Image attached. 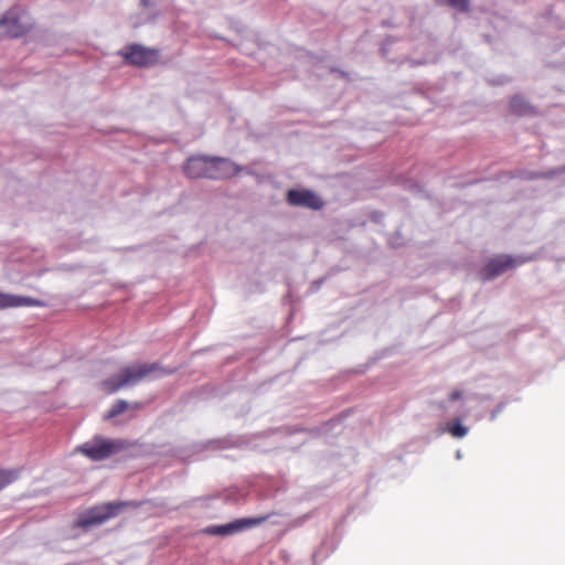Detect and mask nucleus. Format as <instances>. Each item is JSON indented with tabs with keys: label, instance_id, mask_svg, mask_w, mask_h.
Wrapping results in <instances>:
<instances>
[{
	"label": "nucleus",
	"instance_id": "nucleus-8",
	"mask_svg": "<svg viewBox=\"0 0 565 565\" xmlns=\"http://www.w3.org/2000/svg\"><path fill=\"white\" fill-rule=\"evenodd\" d=\"M120 54L129 64L142 66L154 58L156 51L140 44H132L122 49Z\"/></svg>",
	"mask_w": 565,
	"mask_h": 565
},
{
	"label": "nucleus",
	"instance_id": "nucleus-19",
	"mask_svg": "<svg viewBox=\"0 0 565 565\" xmlns=\"http://www.w3.org/2000/svg\"><path fill=\"white\" fill-rule=\"evenodd\" d=\"M456 458H457V459H461V458H462V454H461V451H460V450H457V452H456Z\"/></svg>",
	"mask_w": 565,
	"mask_h": 565
},
{
	"label": "nucleus",
	"instance_id": "nucleus-13",
	"mask_svg": "<svg viewBox=\"0 0 565 565\" xmlns=\"http://www.w3.org/2000/svg\"><path fill=\"white\" fill-rule=\"evenodd\" d=\"M449 398L451 402H457V401L466 402V401H470V399H476V401L482 402L487 397H482L477 394H465L462 391L456 390L450 394Z\"/></svg>",
	"mask_w": 565,
	"mask_h": 565
},
{
	"label": "nucleus",
	"instance_id": "nucleus-9",
	"mask_svg": "<svg viewBox=\"0 0 565 565\" xmlns=\"http://www.w3.org/2000/svg\"><path fill=\"white\" fill-rule=\"evenodd\" d=\"M287 201L290 205L303 206L313 210L322 207L321 199L312 191L309 190H289L287 193Z\"/></svg>",
	"mask_w": 565,
	"mask_h": 565
},
{
	"label": "nucleus",
	"instance_id": "nucleus-5",
	"mask_svg": "<svg viewBox=\"0 0 565 565\" xmlns=\"http://www.w3.org/2000/svg\"><path fill=\"white\" fill-rule=\"evenodd\" d=\"M122 505V503L111 502L95 507L83 513L76 521V525L78 527L87 529L96 524H102L108 519L115 516Z\"/></svg>",
	"mask_w": 565,
	"mask_h": 565
},
{
	"label": "nucleus",
	"instance_id": "nucleus-3",
	"mask_svg": "<svg viewBox=\"0 0 565 565\" xmlns=\"http://www.w3.org/2000/svg\"><path fill=\"white\" fill-rule=\"evenodd\" d=\"M32 26L29 14L22 8L8 10L0 19V38H18Z\"/></svg>",
	"mask_w": 565,
	"mask_h": 565
},
{
	"label": "nucleus",
	"instance_id": "nucleus-20",
	"mask_svg": "<svg viewBox=\"0 0 565 565\" xmlns=\"http://www.w3.org/2000/svg\"><path fill=\"white\" fill-rule=\"evenodd\" d=\"M150 0H141V4L143 7H147L149 4Z\"/></svg>",
	"mask_w": 565,
	"mask_h": 565
},
{
	"label": "nucleus",
	"instance_id": "nucleus-15",
	"mask_svg": "<svg viewBox=\"0 0 565 565\" xmlns=\"http://www.w3.org/2000/svg\"><path fill=\"white\" fill-rule=\"evenodd\" d=\"M438 3L449 4L458 11L465 12L469 9V0H436Z\"/></svg>",
	"mask_w": 565,
	"mask_h": 565
},
{
	"label": "nucleus",
	"instance_id": "nucleus-12",
	"mask_svg": "<svg viewBox=\"0 0 565 565\" xmlns=\"http://www.w3.org/2000/svg\"><path fill=\"white\" fill-rule=\"evenodd\" d=\"M129 407V403L125 399L117 401L111 408L105 414L106 419L114 418L122 414Z\"/></svg>",
	"mask_w": 565,
	"mask_h": 565
},
{
	"label": "nucleus",
	"instance_id": "nucleus-4",
	"mask_svg": "<svg viewBox=\"0 0 565 565\" xmlns=\"http://www.w3.org/2000/svg\"><path fill=\"white\" fill-rule=\"evenodd\" d=\"M122 447L124 443L120 440L95 437L82 445L78 450L92 460H103L118 452Z\"/></svg>",
	"mask_w": 565,
	"mask_h": 565
},
{
	"label": "nucleus",
	"instance_id": "nucleus-17",
	"mask_svg": "<svg viewBox=\"0 0 565 565\" xmlns=\"http://www.w3.org/2000/svg\"><path fill=\"white\" fill-rule=\"evenodd\" d=\"M519 103H521V98H519V97H514V98L511 100V107H512L513 109H515L516 111L522 113V109L520 108Z\"/></svg>",
	"mask_w": 565,
	"mask_h": 565
},
{
	"label": "nucleus",
	"instance_id": "nucleus-11",
	"mask_svg": "<svg viewBox=\"0 0 565 565\" xmlns=\"http://www.w3.org/2000/svg\"><path fill=\"white\" fill-rule=\"evenodd\" d=\"M443 430L450 434L455 438H463L469 433V428L462 425L459 418L446 423Z\"/></svg>",
	"mask_w": 565,
	"mask_h": 565
},
{
	"label": "nucleus",
	"instance_id": "nucleus-21",
	"mask_svg": "<svg viewBox=\"0 0 565 565\" xmlns=\"http://www.w3.org/2000/svg\"><path fill=\"white\" fill-rule=\"evenodd\" d=\"M152 19H153V17H152V15H150V14H148L147 20H152Z\"/></svg>",
	"mask_w": 565,
	"mask_h": 565
},
{
	"label": "nucleus",
	"instance_id": "nucleus-7",
	"mask_svg": "<svg viewBox=\"0 0 565 565\" xmlns=\"http://www.w3.org/2000/svg\"><path fill=\"white\" fill-rule=\"evenodd\" d=\"M266 518H244L220 525L207 526L204 532L210 535L228 536L260 524Z\"/></svg>",
	"mask_w": 565,
	"mask_h": 565
},
{
	"label": "nucleus",
	"instance_id": "nucleus-18",
	"mask_svg": "<svg viewBox=\"0 0 565 565\" xmlns=\"http://www.w3.org/2000/svg\"><path fill=\"white\" fill-rule=\"evenodd\" d=\"M556 173H565V166H564V167H562V168H559V169H557V170L548 171V172L546 173V177H552V175H554V174H556Z\"/></svg>",
	"mask_w": 565,
	"mask_h": 565
},
{
	"label": "nucleus",
	"instance_id": "nucleus-14",
	"mask_svg": "<svg viewBox=\"0 0 565 565\" xmlns=\"http://www.w3.org/2000/svg\"><path fill=\"white\" fill-rule=\"evenodd\" d=\"M19 471L14 469L0 470V490L18 478Z\"/></svg>",
	"mask_w": 565,
	"mask_h": 565
},
{
	"label": "nucleus",
	"instance_id": "nucleus-6",
	"mask_svg": "<svg viewBox=\"0 0 565 565\" xmlns=\"http://www.w3.org/2000/svg\"><path fill=\"white\" fill-rule=\"evenodd\" d=\"M527 259L523 257H513L510 255H500L491 258L481 270V276L486 280H491L507 270L524 264Z\"/></svg>",
	"mask_w": 565,
	"mask_h": 565
},
{
	"label": "nucleus",
	"instance_id": "nucleus-1",
	"mask_svg": "<svg viewBox=\"0 0 565 565\" xmlns=\"http://www.w3.org/2000/svg\"><path fill=\"white\" fill-rule=\"evenodd\" d=\"M242 170V167L222 157L194 156L189 158L184 166L185 174L193 179H227Z\"/></svg>",
	"mask_w": 565,
	"mask_h": 565
},
{
	"label": "nucleus",
	"instance_id": "nucleus-16",
	"mask_svg": "<svg viewBox=\"0 0 565 565\" xmlns=\"http://www.w3.org/2000/svg\"><path fill=\"white\" fill-rule=\"evenodd\" d=\"M504 403H500L491 413H490V420H495L498 415L503 411Z\"/></svg>",
	"mask_w": 565,
	"mask_h": 565
},
{
	"label": "nucleus",
	"instance_id": "nucleus-2",
	"mask_svg": "<svg viewBox=\"0 0 565 565\" xmlns=\"http://www.w3.org/2000/svg\"><path fill=\"white\" fill-rule=\"evenodd\" d=\"M158 363H141L124 367L118 374L103 382L105 392L113 394L120 388L135 386L145 379H156L163 374Z\"/></svg>",
	"mask_w": 565,
	"mask_h": 565
},
{
	"label": "nucleus",
	"instance_id": "nucleus-10",
	"mask_svg": "<svg viewBox=\"0 0 565 565\" xmlns=\"http://www.w3.org/2000/svg\"><path fill=\"white\" fill-rule=\"evenodd\" d=\"M41 301L26 296L0 292V309L18 307H36Z\"/></svg>",
	"mask_w": 565,
	"mask_h": 565
}]
</instances>
